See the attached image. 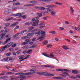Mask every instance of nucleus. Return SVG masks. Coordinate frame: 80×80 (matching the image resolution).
Listing matches in <instances>:
<instances>
[{
    "label": "nucleus",
    "mask_w": 80,
    "mask_h": 80,
    "mask_svg": "<svg viewBox=\"0 0 80 80\" xmlns=\"http://www.w3.org/2000/svg\"><path fill=\"white\" fill-rule=\"evenodd\" d=\"M36 40H37V39L36 38H34L32 39V42H35L36 41Z\"/></svg>",
    "instance_id": "51"
},
{
    "label": "nucleus",
    "mask_w": 80,
    "mask_h": 80,
    "mask_svg": "<svg viewBox=\"0 0 80 80\" xmlns=\"http://www.w3.org/2000/svg\"><path fill=\"white\" fill-rule=\"evenodd\" d=\"M49 77H52V76H54V74H53L49 73Z\"/></svg>",
    "instance_id": "53"
},
{
    "label": "nucleus",
    "mask_w": 80,
    "mask_h": 80,
    "mask_svg": "<svg viewBox=\"0 0 80 80\" xmlns=\"http://www.w3.org/2000/svg\"><path fill=\"white\" fill-rule=\"evenodd\" d=\"M8 57L4 59H3V60H4L5 61H7L8 60Z\"/></svg>",
    "instance_id": "44"
},
{
    "label": "nucleus",
    "mask_w": 80,
    "mask_h": 80,
    "mask_svg": "<svg viewBox=\"0 0 80 80\" xmlns=\"http://www.w3.org/2000/svg\"><path fill=\"white\" fill-rule=\"evenodd\" d=\"M36 46H37L36 45H34L32 46V48H35Z\"/></svg>",
    "instance_id": "63"
},
{
    "label": "nucleus",
    "mask_w": 80,
    "mask_h": 80,
    "mask_svg": "<svg viewBox=\"0 0 80 80\" xmlns=\"http://www.w3.org/2000/svg\"><path fill=\"white\" fill-rule=\"evenodd\" d=\"M5 12L6 14H9V13H10V11L8 10H7Z\"/></svg>",
    "instance_id": "39"
},
{
    "label": "nucleus",
    "mask_w": 80,
    "mask_h": 80,
    "mask_svg": "<svg viewBox=\"0 0 80 80\" xmlns=\"http://www.w3.org/2000/svg\"><path fill=\"white\" fill-rule=\"evenodd\" d=\"M69 78H72V79H75L76 78H77V77H75L73 76H70Z\"/></svg>",
    "instance_id": "35"
},
{
    "label": "nucleus",
    "mask_w": 80,
    "mask_h": 80,
    "mask_svg": "<svg viewBox=\"0 0 80 80\" xmlns=\"http://www.w3.org/2000/svg\"><path fill=\"white\" fill-rule=\"evenodd\" d=\"M36 71H37V69L34 68V69H32L30 70H29V72H36Z\"/></svg>",
    "instance_id": "19"
},
{
    "label": "nucleus",
    "mask_w": 80,
    "mask_h": 80,
    "mask_svg": "<svg viewBox=\"0 0 80 80\" xmlns=\"http://www.w3.org/2000/svg\"><path fill=\"white\" fill-rule=\"evenodd\" d=\"M40 29H41V28L40 27L39 28L33 30L32 31V32H37V31H38V30H40Z\"/></svg>",
    "instance_id": "17"
},
{
    "label": "nucleus",
    "mask_w": 80,
    "mask_h": 80,
    "mask_svg": "<svg viewBox=\"0 0 80 80\" xmlns=\"http://www.w3.org/2000/svg\"><path fill=\"white\" fill-rule=\"evenodd\" d=\"M48 41H44L43 42H42V44L43 45H46L48 43Z\"/></svg>",
    "instance_id": "12"
},
{
    "label": "nucleus",
    "mask_w": 80,
    "mask_h": 80,
    "mask_svg": "<svg viewBox=\"0 0 80 80\" xmlns=\"http://www.w3.org/2000/svg\"><path fill=\"white\" fill-rule=\"evenodd\" d=\"M29 7H32L34 6V5L33 4H28Z\"/></svg>",
    "instance_id": "61"
},
{
    "label": "nucleus",
    "mask_w": 80,
    "mask_h": 80,
    "mask_svg": "<svg viewBox=\"0 0 80 80\" xmlns=\"http://www.w3.org/2000/svg\"><path fill=\"white\" fill-rule=\"evenodd\" d=\"M27 38H28V37L27 36H23L21 38L22 40H24V39H26Z\"/></svg>",
    "instance_id": "16"
},
{
    "label": "nucleus",
    "mask_w": 80,
    "mask_h": 80,
    "mask_svg": "<svg viewBox=\"0 0 80 80\" xmlns=\"http://www.w3.org/2000/svg\"><path fill=\"white\" fill-rule=\"evenodd\" d=\"M6 34L5 33H2L0 35V37H1V38H0V40H2L3 39V38L5 36V35Z\"/></svg>",
    "instance_id": "10"
},
{
    "label": "nucleus",
    "mask_w": 80,
    "mask_h": 80,
    "mask_svg": "<svg viewBox=\"0 0 80 80\" xmlns=\"http://www.w3.org/2000/svg\"><path fill=\"white\" fill-rule=\"evenodd\" d=\"M30 3H32V4H35V3H37V1H32L30 2Z\"/></svg>",
    "instance_id": "15"
},
{
    "label": "nucleus",
    "mask_w": 80,
    "mask_h": 80,
    "mask_svg": "<svg viewBox=\"0 0 80 80\" xmlns=\"http://www.w3.org/2000/svg\"><path fill=\"white\" fill-rule=\"evenodd\" d=\"M12 18H8V19L6 20V21H8V20H11V19H12Z\"/></svg>",
    "instance_id": "47"
},
{
    "label": "nucleus",
    "mask_w": 80,
    "mask_h": 80,
    "mask_svg": "<svg viewBox=\"0 0 80 80\" xmlns=\"http://www.w3.org/2000/svg\"><path fill=\"white\" fill-rule=\"evenodd\" d=\"M22 17L23 19H25V18H27V16L25 15H24Z\"/></svg>",
    "instance_id": "43"
},
{
    "label": "nucleus",
    "mask_w": 80,
    "mask_h": 80,
    "mask_svg": "<svg viewBox=\"0 0 80 80\" xmlns=\"http://www.w3.org/2000/svg\"><path fill=\"white\" fill-rule=\"evenodd\" d=\"M39 10H45V8L43 7H40L39 8Z\"/></svg>",
    "instance_id": "33"
},
{
    "label": "nucleus",
    "mask_w": 80,
    "mask_h": 80,
    "mask_svg": "<svg viewBox=\"0 0 80 80\" xmlns=\"http://www.w3.org/2000/svg\"><path fill=\"white\" fill-rule=\"evenodd\" d=\"M42 66L44 67H49L50 68H54L55 66L52 65H43Z\"/></svg>",
    "instance_id": "9"
},
{
    "label": "nucleus",
    "mask_w": 80,
    "mask_h": 80,
    "mask_svg": "<svg viewBox=\"0 0 80 80\" xmlns=\"http://www.w3.org/2000/svg\"><path fill=\"white\" fill-rule=\"evenodd\" d=\"M10 46H10V44L8 43L5 46V47H6V48H8L10 47Z\"/></svg>",
    "instance_id": "28"
},
{
    "label": "nucleus",
    "mask_w": 80,
    "mask_h": 80,
    "mask_svg": "<svg viewBox=\"0 0 80 80\" xmlns=\"http://www.w3.org/2000/svg\"><path fill=\"white\" fill-rule=\"evenodd\" d=\"M16 44H13L12 46V48H14V47H16Z\"/></svg>",
    "instance_id": "55"
},
{
    "label": "nucleus",
    "mask_w": 80,
    "mask_h": 80,
    "mask_svg": "<svg viewBox=\"0 0 80 80\" xmlns=\"http://www.w3.org/2000/svg\"><path fill=\"white\" fill-rule=\"evenodd\" d=\"M19 75H23L24 73L23 72H18Z\"/></svg>",
    "instance_id": "62"
},
{
    "label": "nucleus",
    "mask_w": 80,
    "mask_h": 80,
    "mask_svg": "<svg viewBox=\"0 0 80 80\" xmlns=\"http://www.w3.org/2000/svg\"><path fill=\"white\" fill-rule=\"evenodd\" d=\"M33 44V42H29V44L31 45H32Z\"/></svg>",
    "instance_id": "60"
},
{
    "label": "nucleus",
    "mask_w": 80,
    "mask_h": 80,
    "mask_svg": "<svg viewBox=\"0 0 80 80\" xmlns=\"http://www.w3.org/2000/svg\"><path fill=\"white\" fill-rule=\"evenodd\" d=\"M20 35V33H18L15 35L13 36V38H15L16 37H17L18 35Z\"/></svg>",
    "instance_id": "30"
},
{
    "label": "nucleus",
    "mask_w": 80,
    "mask_h": 80,
    "mask_svg": "<svg viewBox=\"0 0 80 80\" xmlns=\"http://www.w3.org/2000/svg\"><path fill=\"white\" fill-rule=\"evenodd\" d=\"M22 53L23 54H26V53H27V51H24Z\"/></svg>",
    "instance_id": "52"
},
{
    "label": "nucleus",
    "mask_w": 80,
    "mask_h": 80,
    "mask_svg": "<svg viewBox=\"0 0 80 80\" xmlns=\"http://www.w3.org/2000/svg\"><path fill=\"white\" fill-rule=\"evenodd\" d=\"M27 32V30H23L21 32H20V34H22L24 33V32Z\"/></svg>",
    "instance_id": "23"
},
{
    "label": "nucleus",
    "mask_w": 80,
    "mask_h": 80,
    "mask_svg": "<svg viewBox=\"0 0 80 80\" xmlns=\"http://www.w3.org/2000/svg\"><path fill=\"white\" fill-rule=\"evenodd\" d=\"M18 23V22H15L13 24L10 25V27H15L16 25Z\"/></svg>",
    "instance_id": "18"
},
{
    "label": "nucleus",
    "mask_w": 80,
    "mask_h": 80,
    "mask_svg": "<svg viewBox=\"0 0 80 80\" xmlns=\"http://www.w3.org/2000/svg\"><path fill=\"white\" fill-rule=\"evenodd\" d=\"M76 78H80V75H78L76 76Z\"/></svg>",
    "instance_id": "64"
},
{
    "label": "nucleus",
    "mask_w": 80,
    "mask_h": 80,
    "mask_svg": "<svg viewBox=\"0 0 80 80\" xmlns=\"http://www.w3.org/2000/svg\"><path fill=\"white\" fill-rule=\"evenodd\" d=\"M30 55L27 56L26 57H25L24 58V60H25L26 59H27L28 58V57H30Z\"/></svg>",
    "instance_id": "42"
},
{
    "label": "nucleus",
    "mask_w": 80,
    "mask_h": 80,
    "mask_svg": "<svg viewBox=\"0 0 80 80\" xmlns=\"http://www.w3.org/2000/svg\"><path fill=\"white\" fill-rule=\"evenodd\" d=\"M47 72H41V75H45L46 73H47Z\"/></svg>",
    "instance_id": "37"
},
{
    "label": "nucleus",
    "mask_w": 80,
    "mask_h": 80,
    "mask_svg": "<svg viewBox=\"0 0 80 80\" xmlns=\"http://www.w3.org/2000/svg\"><path fill=\"white\" fill-rule=\"evenodd\" d=\"M33 28H34V27H30L28 28V30H32V29H33Z\"/></svg>",
    "instance_id": "38"
},
{
    "label": "nucleus",
    "mask_w": 80,
    "mask_h": 80,
    "mask_svg": "<svg viewBox=\"0 0 80 80\" xmlns=\"http://www.w3.org/2000/svg\"><path fill=\"white\" fill-rule=\"evenodd\" d=\"M59 28V29H60V30H64V28H63L60 27V28Z\"/></svg>",
    "instance_id": "56"
},
{
    "label": "nucleus",
    "mask_w": 80,
    "mask_h": 80,
    "mask_svg": "<svg viewBox=\"0 0 80 80\" xmlns=\"http://www.w3.org/2000/svg\"><path fill=\"white\" fill-rule=\"evenodd\" d=\"M72 29H74V30H76L77 29V28H76L74 27H72Z\"/></svg>",
    "instance_id": "54"
},
{
    "label": "nucleus",
    "mask_w": 80,
    "mask_h": 80,
    "mask_svg": "<svg viewBox=\"0 0 80 80\" xmlns=\"http://www.w3.org/2000/svg\"><path fill=\"white\" fill-rule=\"evenodd\" d=\"M42 55H44V56H45V57H48V58H49V56L47 55V53H42Z\"/></svg>",
    "instance_id": "21"
},
{
    "label": "nucleus",
    "mask_w": 80,
    "mask_h": 80,
    "mask_svg": "<svg viewBox=\"0 0 80 80\" xmlns=\"http://www.w3.org/2000/svg\"><path fill=\"white\" fill-rule=\"evenodd\" d=\"M26 78V76L20 75L19 76L17 77V79H19L20 80H23Z\"/></svg>",
    "instance_id": "5"
},
{
    "label": "nucleus",
    "mask_w": 80,
    "mask_h": 80,
    "mask_svg": "<svg viewBox=\"0 0 80 80\" xmlns=\"http://www.w3.org/2000/svg\"><path fill=\"white\" fill-rule=\"evenodd\" d=\"M77 31H79L80 32V28H77Z\"/></svg>",
    "instance_id": "58"
},
{
    "label": "nucleus",
    "mask_w": 80,
    "mask_h": 80,
    "mask_svg": "<svg viewBox=\"0 0 80 80\" xmlns=\"http://www.w3.org/2000/svg\"><path fill=\"white\" fill-rule=\"evenodd\" d=\"M56 71L57 72H59V71L63 72V71H64V72H69V73H71V71L70 70H67V69H56Z\"/></svg>",
    "instance_id": "4"
},
{
    "label": "nucleus",
    "mask_w": 80,
    "mask_h": 80,
    "mask_svg": "<svg viewBox=\"0 0 80 80\" xmlns=\"http://www.w3.org/2000/svg\"><path fill=\"white\" fill-rule=\"evenodd\" d=\"M36 73V72H28L27 74L28 75H33L34 73Z\"/></svg>",
    "instance_id": "20"
},
{
    "label": "nucleus",
    "mask_w": 80,
    "mask_h": 80,
    "mask_svg": "<svg viewBox=\"0 0 80 80\" xmlns=\"http://www.w3.org/2000/svg\"><path fill=\"white\" fill-rule=\"evenodd\" d=\"M70 10L72 12V13H73L74 12V10H73V8H72V7L70 6Z\"/></svg>",
    "instance_id": "32"
},
{
    "label": "nucleus",
    "mask_w": 80,
    "mask_h": 80,
    "mask_svg": "<svg viewBox=\"0 0 80 80\" xmlns=\"http://www.w3.org/2000/svg\"><path fill=\"white\" fill-rule=\"evenodd\" d=\"M50 55L51 57H54V56L53 55V53H50Z\"/></svg>",
    "instance_id": "45"
},
{
    "label": "nucleus",
    "mask_w": 80,
    "mask_h": 80,
    "mask_svg": "<svg viewBox=\"0 0 80 80\" xmlns=\"http://www.w3.org/2000/svg\"><path fill=\"white\" fill-rule=\"evenodd\" d=\"M32 23V22H28L25 23L26 25H30Z\"/></svg>",
    "instance_id": "27"
},
{
    "label": "nucleus",
    "mask_w": 80,
    "mask_h": 80,
    "mask_svg": "<svg viewBox=\"0 0 80 80\" xmlns=\"http://www.w3.org/2000/svg\"><path fill=\"white\" fill-rule=\"evenodd\" d=\"M57 79H58V80H63V78L61 77H57Z\"/></svg>",
    "instance_id": "24"
},
{
    "label": "nucleus",
    "mask_w": 80,
    "mask_h": 80,
    "mask_svg": "<svg viewBox=\"0 0 80 80\" xmlns=\"http://www.w3.org/2000/svg\"><path fill=\"white\" fill-rule=\"evenodd\" d=\"M34 35V33L33 32H32L27 34V36H32V35Z\"/></svg>",
    "instance_id": "26"
},
{
    "label": "nucleus",
    "mask_w": 80,
    "mask_h": 80,
    "mask_svg": "<svg viewBox=\"0 0 80 80\" xmlns=\"http://www.w3.org/2000/svg\"><path fill=\"white\" fill-rule=\"evenodd\" d=\"M65 24H66V25H69V22H68V21H65Z\"/></svg>",
    "instance_id": "49"
},
{
    "label": "nucleus",
    "mask_w": 80,
    "mask_h": 80,
    "mask_svg": "<svg viewBox=\"0 0 80 80\" xmlns=\"http://www.w3.org/2000/svg\"><path fill=\"white\" fill-rule=\"evenodd\" d=\"M5 48H6V47H5V46H4V47H3L2 48H1L0 49V52H3V51H4Z\"/></svg>",
    "instance_id": "25"
},
{
    "label": "nucleus",
    "mask_w": 80,
    "mask_h": 80,
    "mask_svg": "<svg viewBox=\"0 0 80 80\" xmlns=\"http://www.w3.org/2000/svg\"><path fill=\"white\" fill-rule=\"evenodd\" d=\"M46 47L47 48H51L52 47V44H48Z\"/></svg>",
    "instance_id": "31"
},
{
    "label": "nucleus",
    "mask_w": 80,
    "mask_h": 80,
    "mask_svg": "<svg viewBox=\"0 0 80 80\" xmlns=\"http://www.w3.org/2000/svg\"><path fill=\"white\" fill-rule=\"evenodd\" d=\"M31 41V40L30 39H27L24 42H23L22 43V45H27V44H28V42H30Z\"/></svg>",
    "instance_id": "6"
},
{
    "label": "nucleus",
    "mask_w": 80,
    "mask_h": 80,
    "mask_svg": "<svg viewBox=\"0 0 80 80\" xmlns=\"http://www.w3.org/2000/svg\"><path fill=\"white\" fill-rule=\"evenodd\" d=\"M5 75V73H0V76H1V75Z\"/></svg>",
    "instance_id": "59"
},
{
    "label": "nucleus",
    "mask_w": 80,
    "mask_h": 80,
    "mask_svg": "<svg viewBox=\"0 0 80 80\" xmlns=\"http://www.w3.org/2000/svg\"><path fill=\"white\" fill-rule=\"evenodd\" d=\"M22 14H23V13H18L16 14H12V16L13 17H15V16H18V15H22Z\"/></svg>",
    "instance_id": "11"
},
{
    "label": "nucleus",
    "mask_w": 80,
    "mask_h": 80,
    "mask_svg": "<svg viewBox=\"0 0 80 80\" xmlns=\"http://www.w3.org/2000/svg\"><path fill=\"white\" fill-rule=\"evenodd\" d=\"M57 7L56 5H49L46 6V7H47L46 8V10L48 12H51V13L52 15L53 16H55V14H56V12H53L55 11L54 9H50V8H52L53 7Z\"/></svg>",
    "instance_id": "1"
},
{
    "label": "nucleus",
    "mask_w": 80,
    "mask_h": 80,
    "mask_svg": "<svg viewBox=\"0 0 80 80\" xmlns=\"http://www.w3.org/2000/svg\"><path fill=\"white\" fill-rule=\"evenodd\" d=\"M11 53H7L6 54V55L7 56H8V57L10 56V55H11Z\"/></svg>",
    "instance_id": "46"
},
{
    "label": "nucleus",
    "mask_w": 80,
    "mask_h": 80,
    "mask_svg": "<svg viewBox=\"0 0 80 80\" xmlns=\"http://www.w3.org/2000/svg\"><path fill=\"white\" fill-rule=\"evenodd\" d=\"M50 33H52V34H55L56 32H55L53 31H52L50 32Z\"/></svg>",
    "instance_id": "40"
},
{
    "label": "nucleus",
    "mask_w": 80,
    "mask_h": 80,
    "mask_svg": "<svg viewBox=\"0 0 80 80\" xmlns=\"http://www.w3.org/2000/svg\"><path fill=\"white\" fill-rule=\"evenodd\" d=\"M41 34V37H39L38 38L39 40L40 39H45V35H46V34L45 33V31L42 30L38 31V32H36L35 33V34L36 35H39L40 34Z\"/></svg>",
    "instance_id": "2"
},
{
    "label": "nucleus",
    "mask_w": 80,
    "mask_h": 80,
    "mask_svg": "<svg viewBox=\"0 0 80 80\" xmlns=\"http://www.w3.org/2000/svg\"><path fill=\"white\" fill-rule=\"evenodd\" d=\"M62 48H63V49H64V50H68V49H69V48L68 47L65 46H62Z\"/></svg>",
    "instance_id": "14"
},
{
    "label": "nucleus",
    "mask_w": 80,
    "mask_h": 80,
    "mask_svg": "<svg viewBox=\"0 0 80 80\" xmlns=\"http://www.w3.org/2000/svg\"><path fill=\"white\" fill-rule=\"evenodd\" d=\"M36 18H34L32 20V21L34 23L32 24V26H37L38 25V23L39 22V20H37Z\"/></svg>",
    "instance_id": "3"
},
{
    "label": "nucleus",
    "mask_w": 80,
    "mask_h": 80,
    "mask_svg": "<svg viewBox=\"0 0 80 80\" xmlns=\"http://www.w3.org/2000/svg\"><path fill=\"white\" fill-rule=\"evenodd\" d=\"M19 26H17L14 29V30H17V29H18L19 28Z\"/></svg>",
    "instance_id": "41"
},
{
    "label": "nucleus",
    "mask_w": 80,
    "mask_h": 80,
    "mask_svg": "<svg viewBox=\"0 0 80 80\" xmlns=\"http://www.w3.org/2000/svg\"><path fill=\"white\" fill-rule=\"evenodd\" d=\"M72 73L75 74H77V73H78V72L77 70H73L72 71Z\"/></svg>",
    "instance_id": "13"
},
{
    "label": "nucleus",
    "mask_w": 80,
    "mask_h": 80,
    "mask_svg": "<svg viewBox=\"0 0 80 80\" xmlns=\"http://www.w3.org/2000/svg\"><path fill=\"white\" fill-rule=\"evenodd\" d=\"M37 15L38 17H36L35 18H36V20H38L39 19V18H40V17H42V14L41 13H38L37 14Z\"/></svg>",
    "instance_id": "8"
},
{
    "label": "nucleus",
    "mask_w": 80,
    "mask_h": 80,
    "mask_svg": "<svg viewBox=\"0 0 80 80\" xmlns=\"http://www.w3.org/2000/svg\"><path fill=\"white\" fill-rule=\"evenodd\" d=\"M45 76H46V77H49V73H46V74H45Z\"/></svg>",
    "instance_id": "48"
},
{
    "label": "nucleus",
    "mask_w": 80,
    "mask_h": 80,
    "mask_svg": "<svg viewBox=\"0 0 80 80\" xmlns=\"http://www.w3.org/2000/svg\"><path fill=\"white\" fill-rule=\"evenodd\" d=\"M15 79H17V77L16 78H12L11 79V80H15Z\"/></svg>",
    "instance_id": "57"
},
{
    "label": "nucleus",
    "mask_w": 80,
    "mask_h": 80,
    "mask_svg": "<svg viewBox=\"0 0 80 80\" xmlns=\"http://www.w3.org/2000/svg\"><path fill=\"white\" fill-rule=\"evenodd\" d=\"M37 75H42V72H37Z\"/></svg>",
    "instance_id": "50"
},
{
    "label": "nucleus",
    "mask_w": 80,
    "mask_h": 80,
    "mask_svg": "<svg viewBox=\"0 0 80 80\" xmlns=\"http://www.w3.org/2000/svg\"><path fill=\"white\" fill-rule=\"evenodd\" d=\"M32 52V49H29L27 51V53L30 54Z\"/></svg>",
    "instance_id": "22"
},
{
    "label": "nucleus",
    "mask_w": 80,
    "mask_h": 80,
    "mask_svg": "<svg viewBox=\"0 0 80 80\" xmlns=\"http://www.w3.org/2000/svg\"><path fill=\"white\" fill-rule=\"evenodd\" d=\"M40 26L41 28H43V27H45V24L43 23H40Z\"/></svg>",
    "instance_id": "29"
},
{
    "label": "nucleus",
    "mask_w": 80,
    "mask_h": 80,
    "mask_svg": "<svg viewBox=\"0 0 80 80\" xmlns=\"http://www.w3.org/2000/svg\"><path fill=\"white\" fill-rule=\"evenodd\" d=\"M16 53L17 54H20V53H21V50L19 49L16 52Z\"/></svg>",
    "instance_id": "34"
},
{
    "label": "nucleus",
    "mask_w": 80,
    "mask_h": 80,
    "mask_svg": "<svg viewBox=\"0 0 80 80\" xmlns=\"http://www.w3.org/2000/svg\"><path fill=\"white\" fill-rule=\"evenodd\" d=\"M62 73L63 74H65V75H67L68 76H69L70 75L68 72H62Z\"/></svg>",
    "instance_id": "36"
},
{
    "label": "nucleus",
    "mask_w": 80,
    "mask_h": 80,
    "mask_svg": "<svg viewBox=\"0 0 80 80\" xmlns=\"http://www.w3.org/2000/svg\"><path fill=\"white\" fill-rule=\"evenodd\" d=\"M11 38H12V37H11V36H10L7 39V40L4 42V44H6V43H7L9 41H10Z\"/></svg>",
    "instance_id": "7"
}]
</instances>
